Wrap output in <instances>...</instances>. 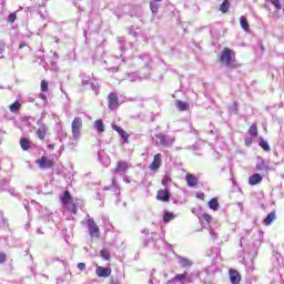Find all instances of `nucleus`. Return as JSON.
<instances>
[{
    "mask_svg": "<svg viewBox=\"0 0 284 284\" xmlns=\"http://www.w3.org/2000/svg\"><path fill=\"white\" fill-rule=\"evenodd\" d=\"M220 63L225 65L226 68L236 69L239 65L236 64V52L230 48H224L219 57Z\"/></svg>",
    "mask_w": 284,
    "mask_h": 284,
    "instance_id": "nucleus-1",
    "label": "nucleus"
},
{
    "mask_svg": "<svg viewBox=\"0 0 284 284\" xmlns=\"http://www.w3.org/2000/svg\"><path fill=\"white\" fill-rule=\"evenodd\" d=\"M83 128V121L81 118H74L71 123L72 139L77 143L81 139V129Z\"/></svg>",
    "mask_w": 284,
    "mask_h": 284,
    "instance_id": "nucleus-2",
    "label": "nucleus"
},
{
    "mask_svg": "<svg viewBox=\"0 0 284 284\" xmlns=\"http://www.w3.org/2000/svg\"><path fill=\"white\" fill-rule=\"evenodd\" d=\"M153 141H155L156 145H163V148H170V145H172V143H174L175 140L171 136L160 133L153 138Z\"/></svg>",
    "mask_w": 284,
    "mask_h": 284,
    "instance_id": "nucleus-3",
    "label": "nucleus"
},
{
    "mask_svg": "<svg viewBox=\"0 0 284 284\" xmlns=\"http://www.w3.org/2000/svg\"><path fill=\"white\" fill-rule=\"evenodd\" d=\"M36 163L39 165L40 170H50L51 168H54V160L48 159L47 156H41Z\"/></svg>",
    "mask_w": 284,
    "mask_h": 284,
    "instance_id": "nucleus-4",
    "label": "nucleus"
},
{
    "mask_svg": "<svg viewBox=\"0 0 284 284\" xmlns=\"http://www.w3.org/2000/svg\"><path fill=\"white\" fill-rule=\"evenodd\" d=\"M88 227L91 239H99V236L101 235V231H99V225H97V222H94L93 219L88 220Z\"/></svg>",
    "mask_w": 284,
    "mask_h": 284,
    "instance_id": "nucleus-5",
    "label": "nucleus"
},
{
    "mask_svg": "<svg viewBox=\"0 0 284 284\" xmlns=\"http://www.w3.org/2000/svg\"><path fill=\"white\" fill-rule=\"evenodd\" d=\"M108 108L109 110H118L119 109V95L112 92L108 97Z\"/></svg>",
    "mask_w": 284,
    "mask_h": 284,
    "instance_id": "nucleus-6",
    "label": "nucleus"
},
{
    "mask_svg": "<svg viewBox=\"0 0 284 284\" xmlns=\"http://www.w3.org/2000/svg\"><path fill=\"white\" fill-rule=\"evenodd\" d=\"M37 125H39V129L37 130L38 139H40V141H45V136L48 134V125L41 122V120L37 122Z\"/></svg>",
    "mask_w": 284,
    "mask_h": 284,
    "instance_id": "nucleus-7",
    "label": "nucleus"
},
{
    "mask_svg": "<svg viewBox=\"0 0 284 284\" xmlns=\"http://www.w3.org/2000/svg\"><path fill=\"white\" fill-rule=\"evenodd\" d=\"M112 130H114L115 132H118V134H120L121 139L123 140V143H130L129 139H130V134H128V132H125V130H123L121 126L112 123L111 124Z\"/></svg>",
    "mask_w": 284,
    "mask_h": 284,
    "instance_id": "nucleus-8",
    "label": "nucleus"
},
{
    "mask_svg": "<svg viewBox=\"0 0 284 284\" xmlns=\"http://www.w3.org/2000/svg\"><path fill=\"white\" fill-rule=\"evenodd\" d=\"M229 276L232 284H241V273L234 268L229 270Z\"/></svg>",
    "mask_w": 284,
    "mask_h": 284,
    "instance_id": "nucleus-9",
    "label": "nucleus"
},
{
    "mask_svg": "<svg viewBox=\"0 0 284 284\" xmlns=\"http://www.w3.org/2000/svg\"><path fill=\"white\" fill-rule=\"evenodd\" d=\"M130 165L125 161H119L114 169L115 174H125L128 172Z\"/></svg>",
    "mask_w": 284,
    "mask_h": 284,
    "instance_id": "nucleus-10",
    "label": "nucleus"
},
{
    "mask_svg": "<svg viewBox=\"0 0 284 284\" xmlns=\"http://www.w3.org/2000/svg\"><path fill=\"white\" fill-rule=\"evenodd\" d=\"M95 273L99 278H108V276L112 274V270L103 266H98Z\"/></svg>",
    "mask_w": 284,
    "mask_h": 284,
    "instance_id": "nucleus-11",
    "label": "nucleus"
},
{
    "mask_svg": "<svg viewBox=\"0 0 284 284\" xmlns=\"http://www.w3.org/2000/svg\"><path fill=\"white\" fill-rule=\"evenodd\" d=\"M161 168V153L154 155L153 162L149 165L151 172H156Z\"/></svg>",
    "mask_w": 284,
    "mask_h": 284,
    "instance_id": "nucleus-12",
    "label": "nucleus"
},
{
    "mask_svg": "<svg viewBox=\"0 0 284 284\" xmlns=\"http://www.w3.org/2000/svg\"><path fill=\"white\" fill-rule=\"evenodd\" d=\"M156 199L158 201L168 203V201H170V191L168 189L158 191Z\"/></svg>",
    "mask_w": 284,
    "mask_h": 284,
    "instance_id": "nucleus-13",
    "label": "nucleus"
},
{
    "mask_svg": "<svg viewBox=\"0 0 284 284\" xmlns=\"http://www.w3.org/2000/svg\"><path fill=\"white\" fill-rule=\"evenodd\" d=\"M186 183L189 187H196V185H199V178H196V175L194 174L187 173Z\"/></svg>",
    "mask_w": 284,
    "mask_h": 284,
    "instance_id": "nucleus-14",
    "label": "nucleus"
},
{
    "mask_svg": "<svg viewBox=\"0 0 284 284\" xmlns=\"http://www.w3.org/2000/svg\"><path fill=\"white\" fill-rule=\"evenodd\" d=\"M248 183L251 185H258V183H263V176H261L258 173H255L248 178Z\"/></svg>",
    "mask_w": 284,
    "mask_h": 284,
    "instance_id": "nucleus-15",
    "label": "nucleus"
},
{
    "mask_svg": "<svg viewBox=\"0 0 284 284\" xmlns=\"http://www.w3.org/2000/svg\"><path fill=\"white\" fill-rule=\"evenodd\" d=\"M274 221H276V211L268 213L263 223L264 225L268 226L271 223H274Z\"/></svg>",
    "mask_w": 284,
    "mask_h": 284,
    "instance_id": "nucleus-16",
    "label": "nucleus"
},
{
    "mask_svg": "<svg viewBox=\"0 0 284 284\" xmlns=\"http://www.w3.org/2000/svg\"><path fill=\"white\" fill-rule=\"evenodd\" d=\"M93 128L99 133L105 132V124L103 123V120H95L94 124H93Z\"/></svg>",
    "mask_w": 284,
    "mask_h": 284,
    "instance_id": "nucleus-17",
    "label": "nucleus"
},
{
    "mask_svg": "<svg viewBox=\"0 0 284 284\" xmlns=\"http://www.w3.org/2000/svg\"><path fill=\"white\" fill-rule=\"evenodd\" d=\"M60 201L62 205H68L70 201H72V196L70 195V191H64V193L60 196Z\"/></svg>",
    "mask_w": 284,
    "mask_h": 284,
    "instance_id": "nucleus-18",
    "label": "nucleus"
},
{
    "mask_svg": "<svg viewBox=\"0 0 284 284\" xmlns=\"http://www.w3.org/2000/svg\"><path fill=\"white\" fill-rule=\"evenodd\" d=\"M161 1L159 0H152L150 2V10L153 14H158L159 12V8H161V4H160Z\"/></svg>",
    "mask_w": 284,
    "mask_h": 284,
    "instance_id": "nucleus-19",
    "label": "nucleus"
},
{
    "mask_svg": "<svg viewBox=\"0 0 284 284\" xmlns=\"http://www.w3.org/2000/svg\"><path fill=\"white\" fill-rule=\"evenodd\" d=\"M179 263L181 267H184L185 270L192 267L193 263L192 260L186 258V257H180Z\"/></svg>",
    "mask_w": 284,
    "mask_h": 284,
    "instance_id": "nucleus-20",
    "label": "nucleus"
},
{
    "mask_svg": "<svg viewBox=\"0 0 284 284\" xmlns=\"http://www.w3.org/2000/svg\"><path fill=\"white\" fill-rule=\"evenodd\" d=\"M240 26L242 30H244L245 32H250V22H247V18H245L244 16L240 18Z\"/></svg>",
    "mask_w": 284,
    "mask_h": 284,
    "instance_id": "nucleus-21",
    "label": "nucleus"
},
{
    "mask_svg": "<svg viewBox=\"0 0 284 284\" xmlns=\"http://www.w3.org/2000/svg\"><path fill=\"white\" fill-rule=\"evenodd\" d=\"M174 219H176V215L172 212L169 211H164L163 214V222L164 223H170V221H174Z\"/></svg>",
    "mask_w": 284,
    "mask_h": 284,
    "instance_id": "nucleus-22",
    "label": "nucleus"
},
{
    "mask_svg": "<svg viewBox=\"0 0 284 284\" xmlns=\"http://www.w3.org/2000/svg\"><path fill=\"white\" fill-rule=\"evenodd\" d=\"M63 207H65V210H68V212L71 214H77V204H74L72 200L68 202Z\"/></svg>",
    "mask_w": 284,
    "mask_h": 284,
    "instance_id": "nucleus-23",
    "label": "nucleus"
},
{
    "mask_svg": "<svg viewBox=\"0 0 284 284\" xmlns=\"http://www.w3.org/2000/svg\"><path fill=\"white\" fill-rule=\"evenodd\" d=\"M98 159L103 165H110V158L103 155V151L98 152Z\"/></svg>",
    "mask_w": 284,
    "mask_h": 284,
    "instance_id": "nucleus-24",
    "label": "nucleus"
},
{
    "mask_svg": "<svg viewBox=\"0 0 284 284\" xmlns=\"http://www.w3.org/2000/svg\"><path fill=\"white\" fill-rule=\"evenodd\" d=\"M139 60L143 61L145 68H150V63H152V58H150L148 54L139 55Z\"/></svg>",
    "mask_w": 284,
    "mask_h": 284,
    "instance_id": "nucleus-25",
    "label": "nucleus"
},
{
    "mask_svg": "<svg viewBox=\"0 0 284 284\" xmlns=\"http://www.w3.org/2000/svg\"><path fill=\"white\" fill-rule=\"evenodd\" d=\"M9 110L13 114H16V112H19V110H21V102L19 101L13 102L11 105H9Z\"/></svg>",
    "mask_w": 284,
    "mask_h": 284,
    "instance_id": "nucleus-26",
    "label": "nucleus"
},
{
    "mask_svg": "<svg viewBox=\"0 0 284 284\" xmlns=\"http://www.w3.org/2000/svg\"><path fill=\"white\" fill-rule=\"evenodd\" d=\"M248 134L253 138L258 136V126L256 125V123H253L250 129H248Z\"/></svg>",
    "mask_w": 284,
    "mask_h": 284,
    "instance_id": "nucleus-27",
    "label": "nucleus"
},
{
    "mask_svg": "<svg viewBox=\"0 0 284 284\" xmlns=\"http://www.w3.org/2000/svg\"><path fill=\"white\" fill-rule=\"evenodd\" d=\"M229 11H230V1L224 0L220 6V12H222L223 14H226V12Z\"/></svg>",
    "mask_w": 284,
    "mask_h": 284,
    "instance_id": "nucleus-28",
    "label": "nucleus"
},
{
    "mask_svg": "<svg viewBox=\"0 0 284 284\" xmlns=\"http://www.w3.org/2000/svg\"><path fill=\"white\" fill-rule=\"evenodd\" d=\"M209 207L214 212H216V210H219V200H216V197H213L212 200H210Z\"/></svg>",
    "mask_w": 284,
    "mask_h": 284,
    "instance_id": "nucleus-29",
    "label": "nucleus"
},
{
    "mask_svg": "<svg viewBox=\"0 0 284 284\" xmlns=\"http://www.w3.org/2000/svg\"><path fill=\"white\" fill-rule=\"evenodd\" d=\"M20 145L22 150H30V140H28L27 138H22L20 140Z\"/></svg>",
    "mask_w": 284,
    "mask_h": 284,
    "instance_id": "nucleus-30",
    "label": "nucleus"
},
{
    "mask_svg": "<svg viewBox=\"0 0 284 284\" xmlns=\"http://www.w3.org/2000/svg\"><path fill=\"white\" fill-rule=\"evenodd\" d=\"M260 148H262V150H264V152H270V150H271L270 143H267V141H265L264 139L260 140Z\"/></svg>",
    "mask_w": 284,
    "mask_h": 284,
    "instance_id": "nucleus-31",
    "label": "nucleus"
},
{
    "mask_svg": "<svg viewBox=\"0 0 284 284\" xmlns=\"http://www.w3.org/2000/svg\"><path fill=\"white\" fill-rule=\"evenodd\" d=\"M179 110L185 112V110H190V104L187 102L179 101Z\"/></svg>",
    "mask_w": 284,
    "mask_h": 284,
    "instance_id": "nucleus-32",
    "label": "nucleus"
},
{
    "mask_svg": "<svg viewBox=\"0 0 284 284\" xmlns=\"http://www.w3.org/2000/svg\"><path fill=\"white\" fill-rule=\"evenodd\" d=\"M270 2L274 6L275 10L283 9V4H281V0H270Z\"/></svg>",
    "mask_w": 284,
    "mask_h": 284,
    "instance_id": "nucleus-33",
    "label": "nucleus"
},
{
    "mask_svg": "<svg viewBox=\"0 0 284 284\" xmlns=\"http://www.w3.org/2000/svg\"><path fill=\"white\" fill-rule=\"evenodd\" d=\"M14 21H17V12L10 13L8 17L9 23H14Z\"/></svg>",
    "mask_w": 284,
    "mask_h": 284,
    "instance_id": "nucleus-34",
    "label": "nucleus"
},
{
    "mask_svg": "<svg viewBox=\"0 0 284 284\" xmlns=\"http://www.w3.org/2000/svg\"><path fill=\"white\" fill-rule=\"evenodd\" d=\"M128 80L131 81V83H132L134 81H139V78H138L136 73H130V74H128Z\"/></svg>",
    "mask_w": 284,
    "mask_h": 284,
    "instance_id": "nucleus-35",
    "label": "nucleus"
},
{
    "mask_svg": "<svg viewBox=\"0 0 284 284\" xmlns=\"http://www.w3.org/2000/svg\"><path fill=\"white\" fill-rule=\"evenodd\" d=\"M82 85H90V78L85 74H82Z\"/></svg>",
    "mask_w": 284,
    "mask_h": 284,
    "instance_id": "nucleus-36",
    "label": "nucleus"
},
{
    "mask_svg": "<svg viewBox=\"0 0 284 284\" xmlns=\"http://www.w3.org/2000/svg\"><path fill=\"white\" fill-rule=\"evenodd\" d=\"M169 183H172V178L170 175H164V179L162 180V185H168Z\"/></svg>",
    "mask_w": 284,
    "mask_h": 284,
    "instance_id": "nucleus-37",
    "label": "nucleus"
},
{
    "mask_svg": "<svg viewBox=\"0 0 284 284\" xmlns=\"http://www.w3.org/2000/svg\"><path fill=\"white\" fill-rule=\"evenodd\" d=\"M100 254L104 261H110V253L108 251H101Z\"/></svg>",
    "mask_w": 284,
    "mask_h": 284,
    "instance_id": "nucleus-38",
    "label": "nucleus"
},
{
    "mask_svg": "<svg viewBox=\"0 0 284 284\" xmlns=\"http://www.w3.org/2000/svg\"><path fill=\"white\" fill-rule=\"evenodd\" d=\"M41 92H48V82L45 80L41 81Z\"/></svg>",
    "mask_w": 284,
    "mask_h": 284,
    "instance_id": "nucleus-39",
    "label": "nucleus"
},
{
    "mask_svg": "<svg viewBox=\"0 0 284 284\" xmlns=\"http://www.w3.org/2000/svg\"><path fill=\"white\" fill-rule=\"evenodd\" d=\"M91 89L93 90V92H95V94H99V83L98 82H92Z\"/></svg>",
    "mask_w": 284,
    "mask_h": 284,
    "instance_id": "nucleus-40",
    "label": "nucleus"
},
{
    "mask_svg": "<svg viewBox=\"0 0 284 284\" xmlns=\"http://www.w3.org/2000/svg\"><path fill=\"white\" fill-rule=\"evenodd\" d=\"M6 261H7L6 253L0 252V265H3V263H6Z\"/></svg>",
    "mask_w": 284,
    "mask_h": 284,
    "instance_id": "nucleus-41",
    "label": "nucleus"
},
{
    "mask_svg": "<svg viewBox=\"0 0 284 284\" xmlns=\"http://www.w3.org/2000/svg\"><path fill=\"white\" fill-rule=\"evenodd\" d=\"M202 217L204 219V221H206V223H210V221H212V215L207 214V213H204L202 215Z\"/></svg>",
    "mask_w": 284,
    "mask_h": 284,
    "instance_id": "nucleus-42",
    "label": "nucleus"
},
{
    "mask_svg": "<svg viewBox=\"0 0 284 284\" xmlns=\"http://www.w3.org/2000/svg\"><path fill=\"white\" fill-rule=\"evenodd\" d=\"M3 52H6V43L0 41V54H3Z\"/></svg>",
    "mask_w": 284,
    "mask_h": 284,
    "instance_id": "nucleus-43",
    "label": "nucleus"
},
{
    "mask_svg": "<svg viewBox=\"0 0 284 284\" xmlns=\"http://www.w3.org/2000/svg\"><path fill=\"white\" fill-rule=\"evenodd\" d=\"M244 143H245L246 148H250V145H252V143H253L252 138L245 139Z\"/></svg>",
    "mask_w": 284,
    "mask_h": 284,
    "instance_id": "nucleus-44",
    "label": "nucleus"
},
{
    "mask_svg": "<svg viewBox=\"0 0 284 284\" xmlns=\"http://www.w3.org/2000/svg\"><path fill=\"white\" fill-rule=\"evenodd\" d=\"M196 199H200L201 201H204L205 200V193H196Z\"/></svg>",
    "mask_w": 284,
    "mask_h": 284,
    "instance_id": "nucleus-45",
    "label": "nucleus"
},
{
    "mask_svg": "<svg viewBox=\"0 0 284 284\" xmlns=\"http://www.w3.org/2000/svg\"><path fill=\"white\" fill-rule=\"evenodd\" d=\"M112 187L119 190V183H116V178H112Z\"/></svg>",
    "mask_w": 284,
    "mask_h": 284,
    "instance_id": "nucleus-46",
    "label": "nucleus"
},
{
    "mask_svg": "<svg viewBox=\"0 0 284 284\" xmlns=\"http://www.w3.org/2000/svg\"><path fill=\"white\" fill-rule=\"evenodd\" d=\"M78 270H80L81 272H83V270H85V263L81 262L78 264Z\"/></svg>",
    "mask_w": 284,
    "mask_h": 284,
    "instance_id": "nucleus-47",
    "label": "nucleus"
},
{
    "mask_svg": "<svg viewBox=\"0 0 284 284\" xmlns=\"http://www.w3.org/2000/svg\"><path fill=\"white\" fill-rule=\"evenodd\" d=\"M124 183H131L130 176L125 175L123 178Z\"/></svg>",
    "mask_w": 284,
    "mask_h": 284,
    "instance_id": "nucleus-48",
    "label": "nucleus"
},
{
    "mask_svg": "<svg viewBox=\"0 0 284 284\" xmlns=\"http://www.w3.org/2000/svg\"><path fill=\"white\" fill-rule=\"evenodd\" d=\"M185 276H187V273L180 274L179 275V281H183V278H185Z\"/></svg>",
    "mask_w": 284,
    "mask_h": 284,
    "instance_id": "nucleus-49",
    "label": "nucleus"
},
{
    "mask_svg": "<svg viewBox=\"0 0 284 284\" xmlns=\"http://www.w3.org/2000/svg\"><path fill=\"white\" fill-rule=\"evenodd\" d=\"M40 99H42V101H48V97L45 94H40Z\"/></svg>",
    "mask_w": 284,
    "mask_h": 284,
    "instance_id": "nucleus-50",
    "label": "nucleus"
},
{
    "mask_svg": "<svg viewBox=\"0 0 284 284\" xmlns=\"http://www.w3.org/2000/svg\"><path fill=\"white\" fill-rule=\"evenodd\" d=\"M23 48H26V42H20L19 49L21 50V49H23Z\"/></svg>",
    "mask_w": 284,
    "mask_h": 284,
    "instance_id": "nucleus-51",
    "label": "nucleus"
},
{
    "mask_svg": "<svg viewBox=\"0 0 284 284\" xmlns=\"http://www.w3.org/2000/svg\"><path fill=\"white\" fill-rule=\"evenodd\" d=\"M49 150H54V144H49Z\"/></svg>",
    "mask_w": 284,
    "mask_h": 284,
    "instance_id": "nucleus-52",
    "label": "nucleus"
},
{
    "mask_svg": "<svg viewBox=\"0 0 284 284\" xmlns=\"http://www.w3.org/2000/svg\"><path fill=\"white\" fill-rule=\"evenodd\" d=\"M261 50L265 51V47L263 44H261Z\"/></svg>",
    "mask_w": 284,
    "mask_h": 284,
    "instance_id": "nucleus-53",
    "label": "nucleus"
},
{
    "mask_svg": "<svg viewBox=\"0 0 284 284\" xmlns=\"http://www.w3.org/2000/svg\"><path fill=\"white\" fill-rule=\"evenodd\" d=\"M175 105H179V100H175Z\"/></svg>",
    "mask_w": 284,
    "mask_h": 284,
    "instance_id": "nucleus-54",
    "label": "nucleus"
},
{
    "mask_svg": "<svg viewBox=\"0 0 284 284\" xmlns=\"http://www.w3.org/2000/svg\"><path fill=\"white\" fill-rule=\"evenodd\" d=\"M1 219H3V217H2L1 214H0V221H1Z\"/></svg>",
    "mask_w": 284,
    "mask_h": 284,
    "instance_id": "nucleus-55",
    "label": "nucleus"
},
{
    "mask_svg": "<svg viewBox=\"0 0 284 284\" xmlns=\"http://www.w3.org/2000/svg\"><path fill=\"white\" fill-rule=\"evenodd\" d=\"M175 278H179V275H175Z\"/></svg>",
    "mask_w": 284,
    "mask_h": 284,
    "instance_id": "nucleus-56",
    "label": "nucleus"
},
{
    "mask_svg": "<svg viewBox=\"0 0 284 284\" xmlns=\"http://www.w3.org/2000/svg\"><path fill=\"white\" fill-rule=\"evenodd\" d=\"M119 41H120V43H121L123 40L120 39Z\"/></svg>",
    "mask_w": 284,
    "mask_h": 284,
    "instance_id": "nucleus-57",
    "label": "nucleus"
},
{
    "mask_svg": "<svg viewBox=\"0 0 284 284\" xmlns=\"http://www.w3.org/2000/svg\"><path fill=\"white\" fill-rule=\"evenodd\" d=\"M105 190H110V187H105Z\"/></svg>",
    "mask_w": 284,
    "mask_h": 284,
    "instance_id": "nucleus-58",
    "label": "nucleus"
},
{
    "mask_svg": "<svg viewBox=\"0 0 284 284\" xmlns=\"http://www.w3.org/2000/svg\"><path fill=\"white\" fill-rule=\"evenodd\" d=\"M283 13H284V8H283Z\"/></svg>",
    "mask_w": 284,
    "mask_h": 284,
    "instance_id": "nucleus-59",
    "label": "nucleus"
}]
</instances>
